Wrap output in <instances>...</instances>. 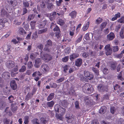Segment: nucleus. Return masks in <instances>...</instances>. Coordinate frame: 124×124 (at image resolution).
Segmentation results:
<instances>
[{
    "label": "nucleus",
    "instance_id": "49530a36",
    "mask_svg": "<svg viewBox=\"0 0 124 124\" xmlns=\"http://www.w3.org/2000/svg\"><path fill=\"white\" fill-rule=\"evenodd\" d=\"M107 24V23L106 22H103L101 25L100 27L101 28V30L105 28Z\"/></svg>",
    "mask_w": 124,
    "mask_h": 124
},
{
    "label": "nucleus",
    "instance_id": "58836bf2",
    "mask_svg": "<svg viewBox=\"0 0 124 124\" xmlns=\"http://www.w3.org/2000/svg\"><path fill=\"white\" fill-rule=\"evenodd\" d=\"M38 37V36L37 35V32H35L33 34L32 37V39L36 40V39Z\"/></svg>",
    "mask_w": 124,
    "mask_h": 124
},
{
    "label": "nucleus",
    "instance_id": "20e7f679",
    "mask_svg": "<svg viewBox=\"0 0 124 124\" xmlns=\"http://www.w3.org/2000/svg\"><path fill=\"white\" fill-rule=\"evenodd\" d=\"M84 74L85 77L89 80H91L93 79V76L91 72L87 71L85 70L84 72Z\"/></svg>",
    "mask_w": 124,
    "mask_h": 124
},
{
    "label": "nucleus",
    "instance_id": "9b49d317",
    "mask_svg": "<svg viewBox=\"0 0 124 124\" xmlns=\"http://www.w3.org/2000/svg\"><path fill=\"white\" fill-rule=\"evenodd\" d=\"M41 69L44 72H47L49 69V67L46 64H43L41 66Z\"/></svg>",
    "mask_w": 124,
    "mask_h": 124
},
{
    "label": "nucleus",
    "instance_id": "9d476101",
    "mask_svg": "<svg viewBox=\"0 0 124 124\" xmlns=\"http://www.w3.org/2000/svg\"><path fill=\"white\" fill-rule=\"evenodd\" d=\"M59 103L61 106L66 108L67 107L68 102L67 100H63L60 101L59 102Z\"/></svg>",
    "mask_w": 124,
    "mask_h": 124
},
{
    "label": "nucleus",
    "instance_id": "4d7b16f0",
    "mask_svg": "<svg viewBox=\"0 0 124 124\" xmlns=\"http://www.w3.org/2000/svg\"><path fill=\"white\" fill-rule=\"evenodd\" d=\"M26 70V68L25 66H23L22 67L21 69L19 70V71L23 72L25 71Z\"/></svg>",
    "mask_w": 124,
    "mask_h": 124
},
{
    "label": "nucleus",
    "instance_id": "cd10ccee",
    "mask_svg": "<svg viewBox=\"0 0 124 124\" xmlns=\"http://www.w3.org/2000/svg\"><path fill=\"white\" fill-rule=\"evenodd\" d=\"M124 31V27L123 26L121 29V30L120 32V36L121 38H124L123 35V33Z\"/></svg>",
    "mask_w": 124,
    "mask_h": 124
},
{
    "label": "nucleus",
    "instance_id": "a211bd4d",
    "mask_svg": "<svg viewBox=\"0 0 124 124\" xmlns=\"http://www.w3.org/2000/svg\"><path fill=\"white\" fill-rule=\"evenodd\" d=\"M7 2L13 6H15L17 5L16 1L14 0H7Z\"/></svg>",
    "mask_w": 124,
    "mask_h": 124
},
{
    "label": "nucleus",
    "instance_id": "4c0bfd02",
    "mask_svg": "<svg viewBox=\"0 0 124 124\" xmlns=\"http://www.w3.org/2000/svg\"><path fill=\"white\" fill-rule=\"evenodd\" d=\"M38 119L37 118H35L32 120L31 121L33 124H39V123L38 122Z\"/></svg>",
    "mask_w": 124,
    "mask_h": 124
},
{
    "label": "nucleus",
    "instance_id": "338daca9",
    "mask_svg": "<svg viewBox=\"0 0 124 124\" xmlns=\"http://www.w3.org/2000/svg\"><path fill=\"white\" fill-rule=\"evenodd\" d=\"M69 67V66L67 65L63 67V71L65 72H66V70H67L68 69Z\"/></svg>",
    "mask_w": 124,
    "mask_h": 124
},
{
    "label": "nucleus",
    "instance_id": "2f4dec72",
    "mask_svg": "<svg viewBox=\"0 0 124 124\" xmlns=\"http://www.w3.org/2000/svg\"><path fill=\"white\" fill-rule=\"evenodd\" d=\"M40 123L41 124H45L46 122V118L43 117H41L40 119Z\"/></svg>",
    "mask_w": 124,
    "mask_h": 124
},
{
    "label": "nucleus",
    "instance_id": "5701e85b",
    "mask_svg": "<svg viewBox=\"0 0 124 124\" xmlns=\"http://www.w3.org/2000/svg\"><path fill=\"white\" fill-rule=\"evenodd\" d=\"M54 104V102L53 101H51L50 102H47L46 105L48 107L51 108L53 106Z\"/></svg>",
    "mask_w": 124,
    "mask_h": 124
},
{
    "label": "nucleus",
    "instance_id": "0e129e2a",
    "mask_svg": "<svg viewBox=\"0 0 124 124\" xmlns=\"http://www.w3.org/2000/svg\"><path fill=\"white\" fill-rule=\"evenodd\" d=\"M89 34L88 33H86L85 36V38L86 40H89L90 39Z\"/></svg>",
    "mask_w": 124,
    "mask_h": 124
},
{
    "label": "nucleus",
    "instance_id": "774afa93",
    "mask_svg": "<svg viewBox=\"0 0 124 124\" xmlns=\"http://www.w3.org/2000/svg\"><path fill=\"white\" fill-rule=\"evenodd\" d=\"M118 22L121 23H124V17L121 18L120 19L117 21Z\"/></svg>",
    "mask_w": 124,
    "mask_h": 124
},
{
    "label": "nucleus",
    "instance_id": "79ce46f5",
    "mask_svg": "<svg viewBox=\"0 0 124 124\" xmlns=\"http://www.w3.org/2000/svg\"><path fill=\"white\" fill-rule=\"evenodd\" d=\"M80 80L83 81V82H88V81L87 79L83 76H82V77L80 78Z\"/></svg>",
    "mask_w": 124,
    "mask_h": 124
},
{
    "label": "nucleus",
    "instance_id": "052dcab7",
    "mask_svg": "<svg viewBox=\"0 0 124 124\" xmlns=\"http://www.w3.org/2000/svg\"><path fill=\"white\" fill-rule=\"evenodd\" d=\"M23 5L24 6V7H28L29 6V4L28 2H25L24 1H23Z\"/></svg>",
    "mask_w": 124,
    "mask_h": 124
},
{
    "label": "nucleus",
    "instance_id": "7c9ffc66",
    "mask_svg": "<svg viewBox=\"0 0 124 124\" xmlns=\"http://www.w3.org/2000/svg\"><path fill=\"white\" fill-rule=\"evenodd\" d=\"M35 15L34 14H30L29 15L28 18V21H30L32 20L34 18Z\"/></svg>",
    "mask_w": 124,
    "mask_h": 124
},
{
    "label": "nucleus",
    "instance_id": "4be33fe9",
    "mask_svg": "<svg viewBox=\"0 0 124 124\" xmlns=\"http://www.w3.org/2000/svg\"><path fill=\"white\" fill-rule=\"evenodd\" d=\"M48 47V46H45L43 49V51L47 53L51 52V48Z\"/></svg>",
    "mask_w": 124,
    "mask_h": 124
},
{
    "label": "nucleus",
    "instance_id": "de8ad7c7",
    "mask_svg": "<svg viewBox=\"0 0 124 124\" xmlns=\"http://www.w3.org/2000/svg\"><path fill=\"white\" fill-rule=\"evenodd\" d=\"M122 71H121L119 73V74L117 76V78L121 81L123 80H124L122 76Z\"/></svg>",
    "mask_w": 124,
    "mask_h": 124
},
{
    "label": "nucleus",
    "instance_id": "f704fd0d",
    "mask_svg": "<svg viewBox=\"0 0 124 124\" xmlns=\"http://www.w3.org/2000/svg\"><path fill=\"white\" fill-rule=\"evenodd\" d=\"M68 94L69 95H74L75 94V91L73 89H70V91L68 92Z\"/></svg>",
    "mask_w": 124,
    "mask_h": 124
},
{
    "label": "nucleus",
    "instance_id": "2eb2a0df",
    "mask_svg": "<svg viewBox=\"0 0 124 124\" xmlns=\"http://www.w3.org/2000/svg\"><path fill=\"white\" fill-rule=\"evenodd\" d=\"M82 60L81 59H78L75 62L76 65L78 67H80L81 65Z\"/></svg>",
    "mask_w": 124,
    "mask_h": 124
},
{
    "label": "nucleus",
    "instance_id": "6e6d98bb",
    "mask_svg": "<svg viewBox=\"0 0 124 124\" xmlns=\"http://www.w3.org/2000/svg\"><path fill=\"white\" fill-rule=\"evenodd\" d=\"M99 122L96 119L93 120L91 121L90 124H98Z\"/></svg>",
    "mask_w": 124,
    "mask_h": 124
},
{
    "label": "nucleus",
    "instance_id": "0eeeda50",
    "mask_svg": "<svg viewBox=\"0 0 124 124\" xmlns=\"http://www.w3.org/2000/svg\"><path fill=\"white\" fill-rule=\"evenodd\" d=\"M6 67L8 68L11 69L15 65V63L11 61H8L6 63Z\"/></svg>",
    "mask_w": 124,
    "mask_h": 124
},
{
    "label": "nucleus",
    "instance_id": "e2e57ef3",
    "mask_svg": "<svg viewBox=\"0 0 124 124\" xmlns=\"http://www.w3.org/2000/svg\"><path fill=\"white\" fill-rule=\"evenodd\" d=\"M110 110L111 113L113 114H114L115 111V107H111L110 108Z\"/></svg>",
    "mask_w": 124,
    "mask_h": 124
},
{
    "label": "nucleus",
    "instance_id": "a878e982",
    "mask_svg": "<svg viewBox=\"0 0 124 124\" xmlns=\"http://www.w3.org/2000/svg\"><path fill=\"white\" fill-rule=\"evenodd\" d=\"M33 95L32 93H28L27 94L26 96L25 100L27 101Z\"/></svg>",
    "mask_w": 124,
    "mask_h": 124
},
{
    "label": "nucleus",
    "instance_id": "f3484780",
    "mask_svg": "<svg viewBox=\"0 0 124 124\" xmlns=\"http://www.w3.org/2000/svg\"><path fill=\"white\" fill-rule=\"evenodd\" d=\"M79 54L77 53H73L70 56V58L71 60H72L78 57Z\"/></svg>",
    "mask_w": 124,
    "mask_h": 124
},
{
    "label": "nucleus",
    "instance_id": "4468645a",
    "mask_svg": "<svg viewBox=\"0 0 124 124\" xmlns=\"http://www.w3.org/2000/svg\"><path fill=\"white\" fill-rule=\"evenodd\" d=\"M45 46L51 47L53 46V42L50 39L47 40Z\"/></svg>",
    "mask_w": 124,
    "mask_h": 124
},
{
    "label": "nucleus",
    "instance_id": "ea45409f",
    "mask_svg": "<svg viewBox=\"0 0 124 124\" xmlns=\"http://www.w3.org/2000/svg\"><path fill=\"white\" fill-rule=\"evenodd\" d=\"M62 115H59L58 114L56 113L55 114V117L57 119H59L60 120H62Z\"/></svg>",
    "mask_w": 124,
    "mask_h": 124
},
{
    "label": "nucleus",
    "instance_id": "e433bc0d",
    "mask_svg": "<svg viewBox=\"0 0 124 124\" xmlns=\"http://www.w3.org/2000/svg\"><path fill=\"white\" fill-rule=\"evenodd\" d=\"M89 25V22H87L85 24V26H84L83 28V31H84L86 30L88 28Z\"/></svg>",
    "mask_w": 124,
    "mask_h": 124
},
{
    "label": "nucleus",
    "instance_id": "c85d7f7f",
    "mask_svg": "<svg viewBox=\"0 0 124 124\" xmlns=\"http://www.w3.org/2000/svg\"><path fill=\"white\" fill-rule=\"evenodd\" d=\"M41 75H42V74L40 73L39 71H36L33 73L32 74V76L35 77L38 76H40Z\"/></svg>",
    "mask_w": 124,
    "mask_h": 124
},
{
    "label": "nucleus",
    "instance_id": "c756f323",
    "mask_svg": "<svg viewBox=\"0 0 124 124\" xmlns=\"http://www.w3.org/2000/svg\"><path fill=\"white\" fill-rule=\"evenodd\" d=\"M53 4L52 3H48L47 5V8L49 10H50L53 9Z\"/></svg>",
    "mask_w": 124,
    "mask_h": 124
},
{
    "label": "nucleus",
    "instance_id": "b1692460",
    "mask_svg": "<svg viewBox=\"0 0 124 124\" xmlns=\"http://www.w3.org/2000/svg\"><path fill=\"white\" fill-rule=\"evenodd\" d=\"M117 63L116 62H112L111 63L110 66L113 70H115L117 66Z\"/></svg>",
    "mask_w": 124,
    "mask_h": 124
},
{
    "label": "nucleus",
    "instance_id": "6e6552de",
    "mask_svg": "<svg viewBox=\"0 0 124 124\" xmlns=\"http://www.w3.org/2000/svg\"><path fill=\"white\" fill-rule=\"evenodd\" d=\"M42 63L41 60L40 58H36L35 60L34 66L35 67L39 68Z\"/></svg>",
    "mask_w": 124,
    "mask_h": 124
},
{
    "label": "nucleus",
    "instance_id": "dca6fc26",
    "mask_svg": "<svg viewBox=\"0 0 124 124\" xmlns=\"http://www.w3.org/2000/svg\"><path fill=\"white\" fill-rule=\"evenodd\" d=\"M106 109V107L105 106H102L100 109L99 113L101 114H103L105 112Z\"/></svg>",
    "mask_w": 124,
    "mask_h": 124
},
{
    "label": "nucleus",
    "instance_id": "a18cd8bd",
    "mask_svg": "<svg viewBox=\"0 0 124 124\" xmlns=\"http://www.w3.org/2000/svg\"><path fill=\"white\" fill-rule=\"evenodd\" d=\"M75 107L76 108L79 109V102L78 101H76L75 103Z\"/></svg>",
    "mask_w": 124,
    "mask_h": 124
},
{
    "label": "nucleus",
    "instance_id": "423d86ee",
    "mask_svg": "<svg viewBox=\"0 0 124 124\" xmlns=\"http://www.w3.org/2000/svg\"><path fill=\"white\" fill-rule=\"evenodd\" d=\"M43 59L45 61H49L52 59V56L49 54H44L42 56Z\"/></svg>",
    "mask_w": 124,
    "mask_h": 124
},
{
    "label": "nucleus",
    "instance_id": "1a4fd4ad",
    "mask_svg": "<svg viewBox=\"0 0 124 124\" xmlns=\"http://www.w3.org/2000/svg\"><path fill=\"white\" fill-rule=\"evenodd\" d=\"M115 36L113 32H111L107 36V39L109 41L113 40L115 38Z\"/></svg>",
    "mask_w": 124,
    "mask_h": 124
},
{
    "label": "nucleus",
    "instance_id": "f257e3e1",
    "mask_svg": "<svg viewBox=\"0 0 124 124\" xmlns=\"http://www.w3.org/2000/svg\"><path fill=\"white\" fill-rule=\"evenodd\" d=\"M83 92L86 94H89L92 93L93 91V88L92 85L86 84L82 87Z\"/></svg>",
    "mask_w": 124,
    "mask_h": 124
},
{
    "label": "nucleus",
    "instance_id": "39448f33",
    "mask_svg": "<svg viewBox=\"0 0 124 124\" xmlns=\"http://www.w3.org/2000/svg\"><path fill=\"white\" fill-rule=\"evenodd\" d=\"M106 51V54L107 55H110L112 53V49L110 47V45L108 44L106 45L104 48Z\"/></svg>",
    "mask_w": 124,
    "mask_h": 124
},
{
    "label": "nucleus",
    "instance_id": "603ef678",
    "mask_svg": "<svg viewBox=\"0 0 124 124\" xmlns=\"http://www.w3.org/2000/svg\"><path fill=\"white\" fill-rule=\"evenodd\" d=\"M46 3L45 2H41L40 4V6L42 8H44L46 7Z\"/></svg>",
    "mask_w": 124,
    "mask_h": 124
},
{
    "label": "nucleus",
    "instance_id": "69168bd1",
    "mask_svg": "<svg viewBox=\"0 0 124 124\" xmlns=\"http://www.w3.org/2000/svg\"><path fill=\"white\" fill-rule=\"evenodd\" d=\"M69 58V56H65L64 57V58H62V60L63 62H66L68 61Z\"/></svg>",
    "mask_w": 124,
    "mask_h": 124
},
{
    "label": "nucleus",
    "instance_id": "aec40b11",
    "mask_svg": "<svg viewBox=\"0 0 124 124\" xmlns=\"http://www.w3.org/2000/svg\"><path fill=\"white\" fill-rule=\"evenodd\" d=\"M18 31L19 32L20 34L24 35L26 34V32L22 28L19 27Z\"/></svg>",
    "mask_w": 124,
    "mask_h": 124
},
{
    "label": "nucleus",
    "instance_id": "72a5a7b5",
    "mask_svg": "<svg viewBox=\"0 0 124 124\" xmlns=\"http://www.w3.org/2000/svg\"><path fill=\"white\" fill-rule=\"evenodd\" d=\"M112 49L114 52H115L118 50L119 48L117 46H114L112 47Z\"/></svg>",
    "mask_w": 124,
    "mask_h": 124
},
{
    "label": "nucleus",
    "instance_id": "393cba45",
    "mask_svg": "<svg viewBox=\"0 0 124 124\" xmlns=\"http://www.w3.org/2000/svg\"><path fill=\"white\" fill-rule=\"evenodd\" d=\"M47 30L48 29L47 28L39 30L38 32V34H41L45 33L47 31Z\"/></svg>",
    "mask_w": 124,
    "mask_h": 124
},
{
    "label": "nucleus",
    "instance_id": "473e14b6",
    "mask_svg": "<svg viewBox=\"0 0 124 124\" xmlns=\"http://www.w3.org/2000/svg\"><path fill=\"white\" fill-rule=\"evenodd\" d=\"M29 117L28 116H26L24 117V123L25 124H28L29 122Z\"/></svg>",
    "mask_w": 124,
    "mask_h": 124
},
{
    "label": "nucleus",
    "instance_id": "bb28decb",
    "mask_svg": "<svg viewBox=\"0 0 124 124\" xmlns=\"http://www.w3.org/2000/svg\"><path fill=\"white\" fill-rule=\"evenodd\" d=\"M5 19L3 18L0 19V24L1 25V27H3L4 26V23L6 22Z\"/></svg>",
    "mask_w": 124,
    "mask_h": 124
},
{
    "label": "nucleus",
    "instance_id": "09e8293b",
    "mask_svg": "<svg viewBox=\"0 0 124 124\" xmlns=\"http://www.w3.org/2000/svg\"><path fill=\"white\" fill-rule=\"evenodd\" d=\"M11 109L13 112H15L17 108V106H11Z\"/></svg>",
    "mask_w": 124,
    "mask_h": 124
},
{
    "label": "nucleus",
    "instance_id": "c03bdc74",
    "mask_svg": "<svg viewBox=\"0 0 124 124\" xmlns=\"http://www.w3.org/2000/svg\"><path fill=\"white\" fill-rule=\"evenodd\" d=\"M102 21V19L100 18L99 17L96 20V23L97 24H99L101 23Z\"/></svg>",
    "mask_w": 124,
    "mask_h": 124
},
{
    "label": "nucleus",
    "instance_id": "8fccbe9b",
    "mask_svg": "<svg viewBox=\"0 0 124 124\" xmlns=\"http://www.w3.org/2000/svg\"><path fill=\"white\" fill-rule=\"evenodd\" d=\"M93 71L97 75L99 74L98 69L94 67H93L92 69Z\"/></svg>",
    "mask_w": 124,
    "mask_h": 124
},
{
    "label": "nucleus",
    "instance_id": "f03ea898",
    "mask_svg": "<svg viewBox=\"0 0 124 124\" xmlns=\"http://www.w3.org/2000/svg\"><path fill=\"white\" fill-rule=\"evenodd\" d=\"M54 110L56 112L59 113V114L63 115L65 113L66 110L65 108L60 106L58 104H56L54 106Z\"/></svg>",
    "mask_w": 124,
    "mask_h": 124
},
{
    "label": "nucleus",
    "instance_id": "3c124183",
    "mask_svg": "<svg viewBox=\"0 0 124 124\" xmlns=\"http://www.w3.org/2000/svg\"><path fill=\"white\" fill-rule=\"evenodd\" d=\"M28 67L29 69L31 68L33 66V64L32 62L30 61L28 62L27 64Z\"/></svg>",
    "mask_w": 124,
    "mask_h": 124
},
{
    "label": "nucleus",
    "instance_id": "f8f14e48",
    "mask_svg": "<svg viewBox=\"0 0 124 124\" xmlns=\"http://www.w3.org/2000/svg\"><path fill=\"white\" fill-rule=\"evenodd\" d=\"M10 85L11 88L13 90H15L17 88V85L15 80H13L11 81Z\"/></svg>",
    "mask_w": 124,
    "mask_h": 124
},
{
    "label": "nucleus",
    "instance_id": "864d4df0",
    "mask_svg": "<svg viewBox=\"0 0 124 124\" xmlns=\"http://www.w3.org/2000/svg\"><path fill=\"white\" fill-rule=\"evenodd\" d=\"M8 99L10 103H12L13 102L14 97L12 96L11 95L9 96L8 97Z\"/></svg>",
    "mask_w": 124,
    "mask_h": 124
},
{
    "label": "nucleus",
    "instance_id": "412c9836",
    "mask_svg": "<svg viewBox=\"0 0 124 124\" xmlns=\"http://www.w3.org/2000/svg\"><path fill=\"white\" fill-rule=\"evenodd\" d=\"M77 15V12L75 11H72L69 14V15L71 16V18H75Z\"/></svg>",
    "mask_w": 124,
    "mask_h": 124
},
{
    "label": "nucleus",
    "instance_id": "7ed1b4c3",
    "mask_svg": "<svg viewBox=\"0 0 124 124\" xmlns=\"http://www.w3.org/2000/svg\"><path fill=\"white\" fill-rule=\"evenodd\" d=\"M98 89L100 92H107L108 90L107 86L102 84H99L97 86Z\"/></svg>",
    "mask_w": 124,
    "mask_h": 124
},
{
    "label": "nucleus",
    "instance_id": "13d9d810",
    "mask_svg": "<svg viewBox=\"0 0 124 124\" xmlns=\"http://www.w3.org/2000/svg\"><path fill=\"white\" fill-rule=\"evenodd\" d=\"M30 90V89L29 87H26L24 90V93L26 94L27 93H29Z\"/></svg>",
    "mask_w": 124,
    "mask_h": 124
},
{
    "label": "nucleus",
    "instance_id": "680f3d73",
    "mask_svg": "<svg viewBox=\"0 0 124 124\" xmlns=\"http://www.w3.org/2000/svg\"><path fill=\"white\" fill-rule=\"evenodd\" d=\"M89 53L88 52L84 53L82 54V56L85 58H86L89 55Z\"/></svg>",
    "mask_w": 124,
    "mask_h": 124
},
{
    "label": "nucleus",
    "instance_id": "6ab92c4d",
    "mask_svg": "<svg viewBox=\"0 0 124 124\" xmlns=\"http://www.w3.org/2000/svg\"><path fill=\"white\" fill-rule=\"evenodd\" d=\"M54 93H51L48 95L47 97V101L52 100L54 97Z\"/></svg>",
    "mask_w": 124,
    "mask_h": 124
},
{
    "label": "nucleus",
    "instance_id": "c9c22d12",
    "mask_svg": "<svg viewBox=\"0 0 124 124\" xmlns=\"http://www.w3.org/2000/svg\"><path fill=\"white\" fill-rule=\"evenodd\" d=\"M67 118V121L69 123H71L73 120V118L71 116L66 117Z\"/></svg>",
    "mask_w": 124,
    "mask_h": 124
},
{
    "label": "nucleus",
    "instance_id": "a19ab883",
    "mask_svg": "<svg viewBox=\"0 0 124 124\" xmlns=\"http://www.w3.org/2000/svg\"><path fill=\"white\" fill-rule=\"evenodd\" d=\"M36 23V22L34 21H32L31 22L30 24L32 29H34Z\"/></svg>",
    "mask_w": 124,
    "mask_h": 124
},
{
    "label": "nucleus",
    "instance_id": "bf43d9fd",
    "mask_svg": "<svg viewBox=\"0 0 124 124\" xmlns=\"http://www.w3.org/2000/svg\"><path fill=\"white\" fill-rule=\"evenodd\" d=\"M64 78L63 77L57 80L56 81V82L57 83H60L62 82L64 80Z\"/></svg>",
    "mask_w": 124,
    "mask_h": 124
},
{
    "label": "nucleus",
    "instance_id": "ddd939ff",
    "mask_svg": "<svg viewBox=\"0 0 124 124\" xmlns=\"http://www.w3.org/2000/svg\"><path fill=\"white\" fill-rule=\"evenodd\" d=\"M10 74L8 72H4L2 75V77L5 79H8L9 78Z\"/></svg>",
    "mask_w": 124,
    "mask_h": 124
},
{
    "label": "nucleus",
    "instance_id": "37998d69",
    "mask_svg": "<svg viewBox=\"0 0 124 124\" xmlns=\"http://www.w3.org/2000/svg\"><path fill=\"white\" fill-rule=\"evenodd\" d=\"M110 95L109 93H108L104 95L103 98V100H108L109 99V97Z\"/></svg>",
    "mask_w": 124,
    "mask_h": 124
},
{
    "label": "nucleus",
    "instance_id": "5fc2aeb1",
    "mask_svg": "<svg viewBox=\"0 0 124 124\" xmlns=\"http://www.w3.org/2000/svg\"><path fill=\"white\" fill-rule=\"evenodd\" d=\"M23 13L22 14V15H23L27 13L28 10L26 8L24 7L23 9Z\"/></svg>",
    "mask_w": 124,
    "mask_h": 124
}]
</instances>
